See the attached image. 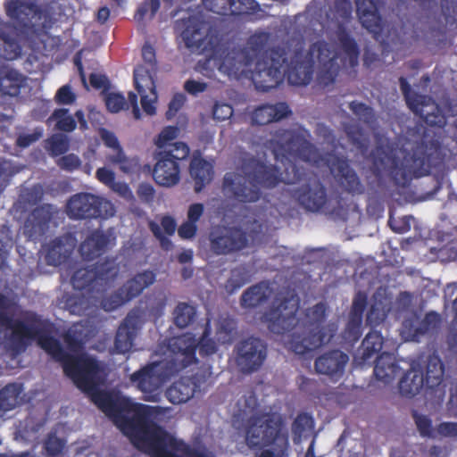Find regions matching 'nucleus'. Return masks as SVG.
I'll list each match as a JSON object with an SVG mask.
<instances>
[{
	"label": "nucleus",
	"mask_w": 457,
	"mask_h": 457,
	"mask_svg": "<svg viewBox=\"0 0 457 457\" xmlns=\"http://www.w3.org/2000/svg\"><path fill=\"white\" fill-rule=\"evenodd\" d=\"M182 37L187 48L209 60H218L220 69L228 74L244 71L256 61L251 79L256 89L262 92L277 87L285 77L291 85H308L315 59L319 63L316 81L322 88L332 86L340 71L338 53L324 40L312 44L306 53L301 38H290L282 46L267 49L271 34L260 31L249 37L244 48L228 52L218 29L198 19L189 21Z\"/></svg>",
	"instance_id": "1"
},
{
	"label": "nucleus",
	"mask_w": 457,
	"mask_h": 457,
	"mask_svg": "<svg viewBox=\"0 0 457 457\" xmlns=\"http://www.w3.org/2000/svg\"><path fill=\"white\" fill-rule=\"evenodd\" d=\"M311 134L303 127L277 129L270 143L276 159L287 161L285 171L275 165L250 157L245 159L237 171L227 172L222 180V192L230 200L240 204L258 202L262 188H273L279 183L295 184L302 180L303 172L290 159L320 165L323 157L309 140Z\"/></svg>",
	"instance_id": "2"
},
{
	"label": "nucleus",
	"mask_w": 457,
	"mask_h": 457,
	"mask_svg": "<svg viewBox=\"0 0 457 457\" xmlns=\"http://www.w3.org/2000/svg\"><path fill=\"white\" fill-rule=\"evenodd\" d=\"M129 406L120 413L114 424L128 436L133 445L151 457H208L192 450L182 440L161 428H151V407L129 401Z\"/></svg>",
	"instance_id": "3"
},
{
	"label": "nucleus",
	"mask_w": 457,
	"mask_h": 457,
	"mask_svg": "<svg viewBox=\"0 0 457 457\" xmlns=\"http://www.w3.org/2000/svg\"><path fill=\"white\" fill-rule=\"evenodd\" d=\"M12 301L0 293V328L12 330V342L15 348L24 350L29 341L36 339L37 345L53 360L60 362L63 370L67 366L73 362L77 356L66 352L61 342L51 336V324L42 320L36 313L27 318L28 323L13 319Z\"/></svg>",
	"instance_id": "4"
},
{
	"label": "nucleus",
	"mask_w": 457,
	"mask_h": 457,
	"mask_svg": "<svg viewBox=\"0 0 457 457\" xmlns=\"http://www.w3.org/2000/svg\"><path fill=\"white\" fill-rule=\"evenodd\" d=\"M421 135L415 140L411 151L401 149L400 155H394L389 165V173L398 187H408L413 179L430 174L433 169L439 168L444 162L440 143L429 137L425 129H417Z\"/></svg>",
	"instance_id": "5"
},
{
	"label": "nucleus",
	"mask_w": 457,
	"mask_h": 457,
	"mask_svg": "<svg viewBox=\"0 0 457 457\" xmlns=\"http://www.w3.org/2000/svg\"><path fill=\"white\" fill-rule=\"evenodd\" d=\"M63 372L113 422L118 415L129 406V398L120 397L99 388L102 368L96 358L85 354L79 355Z\"/></svg>",
	"instance_id": "6"
},
{
	"label": "nucleus",
	"mask_w": 457,
	"mask_h": 457,
	"mask_svg": "<svg viewBox=\"0 0 457 457\" xmlns=\"http://www.w3.org/2000/svg\"><path fill=\"white\" fill-rule=\"evenodd\" d=\"M119 270L112 262H105L91 268L78 269L71 278V283L80 295H73L67 301L71 312L86 315L90 304L96 305L98 295H102L113 283Z\"/></svg>",
	"instance_id": "7"
},
{
	"label": "nucleus",
	"mask_w": 457,
	"mask_h": 457,
	"mask_svg": "<svg viewBox=\"0 0 457 457\" xmlns=\"http://www.w3.org/2000/svg\"><path fill=\"white\" fill-rule=\"evenodd\" d=\"M292 198L306 212H324L333 218H343L346 214V203L339 193L328 195L326 187L318 179L291 190Z\"/></svg>",
	"instance_id": "8"
},
{
	"label": "nucleus",
	"mask_w": 457,
	"mask_h": 457,
	"mask_svg": "<svg viewBox=\"0 0 457 457\" xmlns=\"http://www.w3.org/2000/svg\"><path fill=\"white\" fill-rule=\"evenodd\" d=\"M383 344L384 338L380 332L375 330L369 332L358 348L354 361L361 367L375 363V378L388 384L398 375L400 367L394 354L387 352L380 353Z\"/></svg>",
	"instance_id": "9"
},
{
	"label": "nucleus",
	"mask_w": 457,
	"mask_h": 457,
	"mask_svg": "<svg viewBox=\"0 0 457 457\" xmlns=\"http://www.w3.org/2000/svg\"><path fill=\"white\" fill-rule=\"evenodd\" d=\"M327 317V304L320 302L305 311L306 321L303 335L294 331L287 344L289 349L296 354L303 355L312 350L328 343L333 337L324 325Z\"/></svg>",
	"instance_id": "10"
},
{
	"label": "nucleus",
	"mask_w": 457,
	"mask_h": 457,
	"mask_svg": "<svg viewBox=\"0 0 457 457\" xmlns=\"http://www.w3.org/2000/svg\"><path fill=\"white\" fill-rule=\"evenodd\" d=\"M210 335L211 324L210 320H207L199 340L192 333H185L169 340L168 348L181 369L198 362L196 358L197 349L201 357H207L216 353V343L210 337Z\"/></svg>",
	"instance_id": "11"
},
{
	"label": "nucleus",
	"mask_w": 457,
	"mask_h": 457,
	"mask_svg": "<svg viewBox=\"0 0 457 457\" xmlns=\"http://www.w3.org/2000/svg\"><path fill=\"white\" fill-rule=\"evenodd\" d=\"M300 307V298L295 289L280 293L273 304L263 314V320L274 334L283 335L295 329L298 325L296 314Z\"/></svg>",
	"instance_id": "12"
},
{
	"label": "nucleus",
	"mask_w": 457,
	"mask_h": 457,
	"mask_svg": "<svg viewBox=\"0 0 457 457\" xmlns=\"http://www.w3.org/2000/svg\"><path fill=\"white\" fill-rule=\"evenodd\" d=\"M189 154V146L184 142H175L169 149L158 150L154 154L156 161L153 170L154 181L166 187L177 185L180 180L179 162L186 160Z\"/></svg>",
	"instance_id": "13"
},
{
	"label": "nucleus",
	"mask_w": 457,
	"mask_h": 457,
	"mask_svg": "<svg viewBox=\"0 0 457 457\" xmlns=\"http://www.w3.org/2000/svg\"><path fill=\"white\" fill-rule=\"evenodd\" d=\"M179 370L182 369L175 357L171 361H153L134 372L130 380L141 392L147 395L145 398L146 401H154V394Z\"/></svg>",
	"instance_id": "14"
},
{
	"label": "nucleus",
	"mask_w": 457,
	"mask_h": 457,
	"mask_svg": "<svg viewBox=\"0 0 457 457\" xmlns=\"http://www.w3.org/2000/svg\"><path fill=\"white\" fill-rule=\"evenodd\" d=\"M399 84L406 104L413 113L420 116L428 126H445V117L431 96L414 92L406 78L403 76L399 78Z\"/></svg>",
	"instance_id": "15"
},
{
	"label": "nucleus",
	"mask_w": 457,
	"mask_h": 457,
	"mask_svg": "<svg viewBox=\"0 0 457 457\" xmlns=\"http://www.w3.org/2000/svg\"><path fill=\"white\" fill-rule=\"evenodd\" d=\"M235 362L242 374L250 375L258 371L268 354L267 345L260 338L249 337L235 346Z\"/></svg>",
	"instance_id": "16"
},
{
	"label": "nucleus",
	"mask_w": 457,
	"mask_h": 457,
	"mask_svg": "<svg viewBox=\"0 0 457 457\" xmlns=\"http://www.w3.org/2000/svg\"><path fill=\"white\" fill-rule=\"evenodd\" d=\"M210 249L216 255L237 253L249 245V236L240 227L216 226L209 234Z\"/></svg>",
	"instance_id": "17"
},
{
	"label": "nucleus",
	"mask_w": 457,
	"mask_h": 457,
	"mask_svg": "<svg viewBox=\"0 0 457 457\" xmlns=\"http://www.w3.org/2000/svg\"><path fill=\"white\" fill-rule=\"evenodd\" d=\"M282 421L272 413H262L253 417L246 431V439L252 446L262 447L281 439Z\"/></svg>",
	"instance_id": "18"
},
{
	"label": "nucleus",
	"mask_w": 457,
	"mask_h": 457,
	"mask_svg": "<svg viewBox=\"0 0 457 457\" xmlns=\"http://www.w3.org/2000/svg\"><path fill=\"white\" fill-rule=\"evenodd\" d=\"M112 207L109 201L90 193H79L72 195L67 204L66 212L71 219L104 218L103 208Z\"/></svg>",
	"instance_id": "19"
},
{
	"label": "nucleus",
	"mask_w": 457,
	"mask_h": 457,
	"mask_svg": "<svg viewBox=\"0 0 457 457\" xmlns=\"http://www.w3.org/2000/svg\"><path fill=\"white\" fill-rule=\"evenodd\" d=\"M441 323V316L436 312H428L422 319L414 312L403 320L401 335L407 341L420 342L421 337L436 334Z\"/></svg>",
	"instance_id": "20"
},
{
	"label": "nucleus",
	"mask_w": 457,
	"mask_h": 457,
	"mask_svg": "<svg viewBox=\"0 0 457 457\" xmlns=\"http://www.w3.org/2000/svg\"><path fill=\"white\" fill-rule=\"evenodd\" d=\"M326 163L337 185L345 192L353 195L364 192V186L346 158L328 154Z\"/></svg>",
	"instance_id": "21"
},
{
	"label": "nucleus",
	"mask_w": 457,
	"mask_h": 457,
	"mask_svg": "<svg viewBox=\"0 0 457 457\" xmlns=\"http://www.w3.org/2000/svg\"><path fill=\"white\" fill-rule=\"evenodd\" d=\"M54 206L43 204L31 211L23 226V234L31 241L41 240L49 229Z\"/></svg>",
	"instance_id": "22"
},
{
	"label": "nucleus",
	"mask_w": 457,
	"mask_h": 457,
	"mask_svg": "<svg viewBox=\"0 0 457 457\" xmlns=\"http://www.w3.org/2000/svg\"><path fill=\"white\" fill-rule=\"evenodd\" d=\"M135 87L141 96V105L148 115H154L156 112L155 102L157 94L154 81L149 74V71L144 67H137L133 72Z\"/></svg>",
	"instance_id": "23"
},
{
	"label": "nucleus",
	"mask_w": 457,
	"mask_h": 457,
	"mask_svg": "<svg viewBox=\"0 0 457 457\" xmlns=\"http://www.w3.org/2000/svg\"><path fill=\"white\" fill-rule=\"evenodd\" d=\"M6 15L21 27H29L36 18H40L42 9L31 0H5Z\"/></svg>",
	"instance_id": "24"
},
{
	"label": "nucleus",
	"mask_w": 457,
	"mask_h": 457,
	"mask_svg": "<svg viewBox=\"0 0 457 457\" xmlns=\"http://www.w3.org/2000/svg\"><path fill=\"white\" fill-rule=\"evenodd\" d=\"M348 361L349 357L344 352L338 349L331 350L315 360L314 368L317 373L337 381L343 377Z\"/></svg>",
	"instance_id": "25"
},
{
	"label": "nucleus",
	"mask_w": 457,
	"mask_h": 457,
	"mask_svg": "<svg viewBox=\"0 0 457 457\" xmlns=\"http://www.w3.org/2000/svg\"><path fill=\"white\" fill-rule=\"evenodd\" d=\"M360 22L376 40L384 31V21L375 0H354Z\"/></svg>",
	"instance_id": "26"
},
{
	"label": "nucleus",
	"mask_w": 457,
	"mask_h": 457,
	"mask_svg": "<svg viewBox=\"0 0 457 457\" xmlns=\"http://www.w3.org/2000/svg\"><path fill=\"white\" fill-rule=\"evenodd\" d=\"M139 317L134 312H129L119 326L115 340L114 347L117 353H129L133 345L134 340L140 329Z\"/></svg>",
	"instance_id": "27"
},
{
	"label": "nucleus",
	"mask_w": 457,
	"mask_h": 457,
	"mask_svg": "<svg viewBox=\"0 0 457 457\" xmlns=\"http://www.w3.org/2000/svg\"><path fill=\"white\" fill-rule=\"evenodd\" d=\"M211 10L220 15L240 16L256 12L259 4L255 0H209Z\"/></svg>",
	"instance_id": "28"
},
{
	"label": "nucleus",
	"mask_w": 457,
	"mask_h": 457,
	"mask_svg": "<svg viewBox=\"0 0 457 457\" xmlns=\"http://www.w3.org/2000/svg\"><path fill=\"white\" fill-rule=\"evenodd\" d=\"M292 113L289 106L285 102L275 104H262L254 109L252 113V123L254 125H267L273 121H278Z\"/></svg>",
	"instance_id": "29"
},
{
	"label": "nucleus",
	"mask_w": 457,
	"mask_h": 457,
	"mask_svg": "<svg viewBox=\"0 0 457 457\" xmlns=\"http://www.w3.org/2000/svg\"><path fill=\"white\" fill-rule=\"evenodd\" d=\"M272 293L269 281H260L247 289L240 296V306L245 310L256 309L268 302Z\"/></svg>",
	"instance_id": "30"
},
{
	"label": "nucleus",
	"mask_w": 457,
	"mask_h": 457,
	"mask_svg": "<svg viewBox=\"0 0 457 457\" xmlns=\"http://www.w3.org/2000/svg\"><path fill=\"white\" fill-rule=\"evenodd\" d=\"M189 173L195 182V191L200 193L213 179V165L200 155H193Z\"/></svg>",
	"instance_id": "31"
},
{
	"label": "nucleus",
	"mask_w": 457,
	"mask_h": 457,
	"mask_svg": "<svg viewBox=\"0 0 457 457\" xmlns=\"http://www.w3.org/2000/svg\"><path fill=\"white\" fill-rule=\"evenodd\" d=\"M197 388V384L190 377H182L166 391L167 399L173 404H180L190 400Z\"/></svg>",
	"instance_id": "32"
},
{
	"label": "nucleus",
	"mask_w": 457,
	"mask_h": 457,
	"mask_svg": "<svg viewBox=\"0 0 457 457\" xmlns=\"http://www.w3.org/2000/svg\"><path fill=\"white\" fill-rule=\"evenodd\" d=\"M108 237L100 230H94L79 245V253L87 261H92L105 251Z\"/></svg>",
	"instance_id": "33"
},
{
	"label": "nucleus",
	"mask_w": 457,
	"mask_h": 457,
	"mask_svg": "<svg viewBox=\"0 0 457 457\" xmlns=\"http://www.w3.org/2000/svg\"><path fill=\"white\" fill-rule=\"evenodd\" d=\"M426 388L424 373L421 369L411 368L407 370L399 381L400 394L407 398H412L423 388Z\"/></svg>",
	"instance_id": "34"
},
{
	"label": "nucleus",
	"mask_w": 457,
	"mask_h": 457,
	"mask_svg": "<svg viewBox=\"0 0 457 457\" xmlns=\"http://www.w3.org/2000/svg\"><path fill=\"white\" fill-rule=\"evenodd\" d=\"M156 275L152 270H144L137 273L123 284L122 290L130 301L138 295L149 286L154 283Z\"/></svg>",
	"instance_id": "35"
},
{
	"label": "nucleus",
	"mask_w": 457,
	"mask_h": 457,
	"mask_svg": "<svg viewBox=\"0 0 457 457\" xmlns=\"http://www.w3.org/2000/svg\"><path fill=\"white\" fill-rule=\"evenodd\" d=\"M22 75L10 68L0 69V92L4 96H17L23 86Z\"/></svg>",
	"instance_id": "36"
},
{
	"label": "nucleus",
	"mask_w": 457,
	"mask_h": 457,
	"mask_svg": "<svg viewBox=\"0 0 457 457\" xmlns=\"http://www.w3.org/2000/svg\"><path fill=\"white\" fill-rule=\"evenodd\" d=\"M72 253V247L68 245L62 237H56L52 240L46 248V263L53 266H59L67 262Z\"/></svg>",
	"instance_id": "37"
},
{
	"label": "nucleus",
	"mask_w": 457,
	"mask_h": 457,
	"mask_svg": "<svg viewBox=\"0 0 457 457\" xmlns=\"http://www.w3.org/2000/svg\"><path fill=\"white\" fill-rule=\"evenodd\" d=\"M445 365L437 355H430L428 358L426 365V373L424 374V381L426 389L433 390L438 387L444 379Z\"/></svg>",
	"instance_id": "38"
},
{
	"label": "nucleus",
	"mask_w": 457,
	"mask_h": 457,
	"mask_svg": "<svg viewBox=\"0 0 457 457\" xmlns=\"http://www.w3.org/2000/svg\"><path fill=\"white\" fill-rule=\"evenodd\" d=\"M337 39L345 55V62H347V66L354 69L359 63L360 49L358 44L345 29L338 30ZM344 65L346 66V63H344Z\"/></svg>",
	"instance_id": "39"
},
{
	"label": "nucleus",
	"mask_w": 457,
	"mask_h": 457,
	"mask_svg": "<svg viewBox=\"0 0 457 457\" xmlns=\"http://www.w3.org/2000/svg\"><path fill=\"white\" fill-rule=\"evenodd\" d=\"M21 393L22 386L17 383H10L0 390V420L18 405Z\"/></svg>",
	"instance_id": "40"
},
{
	"label": "nucleus",
	"mask_w": 457,
	"mask_h": 457,
	"mask_svg": "<svg viewBox=\"0 0 457 457\" xmlns=\"http://www.w3.org/2000/svg\"><path fill=\"white\" fill-rule=\"evenodd\" d=\"M66 440L57 436L56 431H50L43 441V453L46 457H62Z\"/></svg>",
	"instance_id": "41"
},
{
	"label": "nucleus",
	"mask_w": 457,
	"mask_h": 457,
	"mask_svg": "<svg viewBox=\"0 0 457 457\" xmlns=\"http://www.w3.org/2000/svg\"><path fill=\"white\" fill-rule=\"evenodd\" d=\"M195 307L187 303H179L173 312L174 324L180 328H187L195 319Z\"/></svg>",
	"instance_id": "42"
},
{
	"label": "nucleus",
	"mask_w": 457,
	"mask_h": 457,
	"mask_svg": "<svg viewBox=\"0 0 457 457\" xmlns=\"http://www.w3.org/2000/svg\"><path fill=\"white\" fill-rule=\"evenodd\" d=\"M55 121V129L64 132H71L77 127V121L65 108L55 109L47 120V122Z\"/></svg>",
	"instance_id": "43"
},
{
	"label": "nucleus",
	"mask_w": 457,
	"mask_h": 457,
	"mask_svg": "<svg viewBox=\"0 0 457 457\" xmlns=\"http://www.w3.org/2000/svg\"><path fill=\"white\" fill-rule=\"evenodd\" d=\"M249 281L248 271L244 267H237L231 270L230 277L225 283V290L232 295Z\"/></svg>",
	"instance_id": "44"
},
{
	"label": "nucleus",
	"mask_w": 457,
	"mask_h": 457,
	"mask_svg": "<svg viewBox=\"0 0 457 457\" xmlns=\"http://www.w3.org/2000/svg\"><path fill=\"white\" fill-rule=\"evenodd\" d=\"M109 161L113 164H118L120 170L126 174H134L140 170L138 159L127 157L123 150L111 155Z\"/></svg>",
	"instance_id": "45"
},
{
	"label": "nucleus",
	"mask_w": 457,
	"mask_h": 457,
	"mask_svg": "<svg viewBox=\"0 0 457 457\" xmlns=\"http://www.w3.org/2000/svg\"><path fill=\"white\" fill-rule=\"evenodd\" d=\"M238 406L240 411L245 416H250V422L253 421V417H257V410L259 403L257 396L253 391H249L241 399L238 400Z\"/></svg>",
	"instance_id": "46"
},
{
	"label": "nucleus",
	"mask_w": 457,
	"mask_h": 457,
	"mask_svg": "<svg viewBox=\"0 0 457 457\" xmlns=\"http://www.w3.org/2000/svg\"><path fill=\"white\" fill-rule=\"evenodd\" d=\"M412 418L415 421L417 429L422 437L436 438V429L433 428L431 419L423 414H420L417 411H412Z\"/></svg>",
	"instance_id": "47"
},
{
	"label": "nucleus",
	"mask_w": 457,
	"mask_h": 457,
	"mask_svg": "<svg viewBox=\"0 0 457 457\" xmlns=\"http://www.w3.org/2000/svg\"><path fill=\"white\" fill-rule=\"evenodd\" d=\"M349 108L365 124H372L376 120L373 109L364 103L352 101Z\"/></svg>",
	"instance_id": "48"
},
{
	"label": "nucleus",
	"mask_w": 457,
	"mask_h": 457,
	"mask_svg": "<svg viewBox=\"0 0 457 457\" xmlns=\"http://www.w3.org/2000/svg\"><path fill=\"white\" fill-rule=\"evenodd\" d=\"M180 129L178 126H167L162 129L155 141V145L159 150L169 149L175 143H170L179 135Z\"/></svg>",
	"instance_id": "49"
},
{
	"label": "nucleus",
	"mask_w": 457,
	"mask_h": 457,
	"mask_svg": "<svg viewBox=\"0 0 457 457\" xmlns=\"http://www.w3.org/2000/svg\"><path fill=\"white\" fill-rule=\"evenodd\" d=\"M129 301V299H127V295L124 293L122 288L120 287L110 296L104 297L101 300L100 304L104 310L112 312L118 309L119 307L122 306L123 304Z\"/></svg>",
	"instance_id": "50"
},
{
	"label": "nucleus",
	"mask_w": 457,
	"mask_h": 457,
	"mask_svg": "<svg viewBox=\"0 0 457 457\" xmlns=\"http://www.w3.org/2000/svg\"><path fill=\"white\" fill-rule=\"evenodd\" d=\"M362 320L349 318L345 328L343 332V337L345 341L355 344L361 337Z\"/></svg>",
	"instance_id": "51"
},
{
	"label": "nucleus",
	"mask_w": 457,
	"mask_h": 457,
	"mask_svg": "<svg viewBox=\"0 0 457 457\" xmlns=\"http://www.w3.org/2000/svg\"><path fill=\"white\" fill-rule=\"evenodd\" d=\"M368 297L363 292L359 291L353 297L349 318L362 320L367 307Z\"/></svg>",
	"instance_id": "52"
},
{
	"label": "nucleus",
	"mask_w": 457,
	"mask_h": 457,
	"mask_svg": "<svg viewBox=\"0 0 457 457\" xmlns=\"http://www.w3.org/2000/svg\"><path fill=\"white\" fill-rule=\"evenodd\" d=\"M52 155L58 156L66 153L69 149V142L63 135H54L48 141Z\"/></svg>",
	"instance_id": "53"
},
{
	"label": "nucleus",
	"mask_w": 457,
	"mask_h": 457,
	"mask_svg": "<svg viewBox=\"0 0 457 457\" xmlns=\"http://www.w3.org/2000/svg\"><path fill=\"white\" fill-rule=\"evenodd\" d=\"M313 420L308 413H299L292 424V431L295 435L302 436L307 428L312 427Z\"/></svg>",
	"instance_id": "54"
},
{
	"label": "nucleus",
	"mask_w": 457,
	"mask_h": 457,
	"mask_svg": "<svg viewBox=\"0 0 457 457\" xmlns=\"http://www.w3.org/2000/svg\"><path fill=\"white\" fill-rule=\"evenodd\" d=\"M386 319V313L384 310L377 303L371 304L370 308L368 311L366 321L367 323L373 327L380 324Z\"/></svg>",
	"instance_id": "55"
},
{
	"label": "nucleus",
	"mask_w": 457,
	"mask_h": 457,
	"mask_svg": "<svg viewBox=\"0 0 457 457\" xmlns=\"http://www.w3.org/2000/svg\"><path fill=\"white\" fill-rule=\"evenodd\" d=\"M107 109L112 112H118L127 104L125 97L121 94H109L105 99Z\"/></svg>",
	"instance_id": "56"
},
{
	"label": "nucleus",
	"mask_w": 457,
	"mask_h": 457,
	"mask_svg": "<svg viewBox=\"0 0 457 457\" xmlns=\"http://www.w3.org/2000/svg\"><path fill=\"white\" fill-rule=\"evenodd\" d=\"M81 164L80 159L74 154H69L62 156L57 161V165L64 170L73 171L79 168Z\"/></svg>",
	"instance_id": "57"
},
{
	"label": "nucleus",
	"mask_w": 457,
	"mask_h": 457,
	"mask_svg": "<svg viewBox=\"0 0 457 457\" xmlns=\"http://www.w3.org/2000/svg\"><path fill=\"white\" fill-rule=\"evenodd\" d=\"M411 217L404 216L403 218L395 219L390 216L388 225L391 229L396 233L403 234L411 229Z\"/></svg>",
	"instance_id": "58"
},
{
	"label": "nucleus",
	"mask_w": 457,
	"mask_h": 457,
	"mask_svg": "<svg viewBox=\"0 0 457 457\" xmlns=\"http://www.w3.org/2000/svg\"><path fill=\"white\" fill-rule=\"evenodd\" d=\"M75 100L76 95L70 85L61 87L56 92L55 102L59 104H71Z\"/></svg>",
	"instance_id": "59"
},
{
	"label": "nucleus",
	"mask_w": 457,
	"mask_h": 457,
	"mask_svg": "<svg viewBox=\"0 0 457 457\" xmlns=\"http://www.w3.org/2000/svg\"><path fill=\"white\" fill-rule=\"evenodd\" d=\"M349 140L358 149L363 151L367 148L366 140L363 137L362 130L360 128H350L346 129Z\"/></svg>",
	"instance_id": "60"
},
{
	"label": "nucleus",
	"mask_w": 457,
	"mask_h": 457,
	"mask_svg": "<svg viewBox=\"0 0 457 457\" xmlns=\"http://www.w3.org/2000/svg\"><path fill=\"white\" fill-rule=\"evenodd\" d=\"M186 101V96L183 94L178 93L171 98L169 108L165 113L167 120H171L177 112L182 108Z\"/></svg>",
	"instance_id": "61"
},
{
	"label": "nucleus",
	"mask_w": 457,
	"mask_h": 457,
	"mask_svg": "<svg viewBox=\"0 0 457 457\" xmlns=\"http://www.w3.org/2000/svg\"><path fill=\"white\" fill-rule=\"evenodd\" d=\"M67 348L73 353L80 352L83 349L84 343L74 332L67 331L62 336Z\"/></svg>",
	"instance_id": "62"
},
{
	"label": "nucleus",
	"mask_w": 457,
	"mask_h": 457,
	"mask_svg": "<svg viewBox=\"0 0 457 457\" xmlns=\"http://www.w3.org/2000/svg\"><path fill=\"white\" fill-rule=\"evenodd\" d=\"M234 328L228 320L220 321L217 328L218 340L223 344L230 343Z\"/></svg>",
	"instance_id": "63"
},
{
	"label": "nucleus",
	"mask_w": 457,
	"mask_h": 457,
	"mask_svg": "<svg viewBox=\"0 0 457 457\" xmlns=\"http://www.w3.org/2000/svg\"><path fill=\"white\" fill-rule=\"evenodd\" d=\"M137 195L141 202L152 203L154 199L155 190L149 183H141L137 190Z\"/></svg>",
	"instance_id": "64"
}]
</instances>
